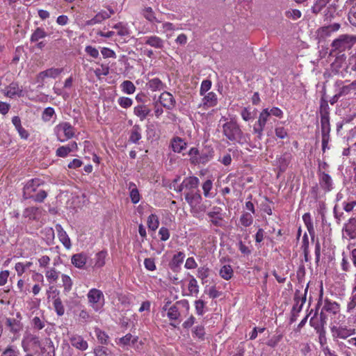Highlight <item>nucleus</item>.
Wrapping results in <instances>:
<instances>
[{
  "label": "nucleus",
  "mask_w": 356,
  "mask_h": 356,
  "mask_svg": "<svg viewBox=\"0 0 356 356\" xmlns=\"http://www.w3.org/2000/svg\"><path fill=\"white\" fill-rule=\"evenodd\" d=\"M44 181L39 178L28 180L23 187V199H31L38 203L43 202L48 193L44 190L39 189V187L44 185Z\"/></svg>",
  "instance_id": "obj_1"
},
{
  "label": "nucleus",
  "mask_w": 356,
  "mask_h": 356,
  "mask_svg": "<svg viewBox=\"0 0 356 356\" xmlns=\"http://www.w3.org/2000/svg\"><path fill=\"white\" fill-rule=\"evenodd\" d=\"M222 133L232 142L241 143L243 133L236 121L230 120L222 125Z\"/></svg>",
  "instance_id": "obj_2"
},
{
  "label": "nucleus",
  "mask_w": 356,
  "mask_h": 356,
  "mask_svg": "<svg viewBox=\"0 0 356 356\" xmlns=\"http://www.w3.org/2000/svg\"><path fill=\"white\" fill-rule=\"evenodd\" d=\"M190 179H193L194 187L191 189H186L185 191V200L192 209L196 208L202 202V196L200 190L198 189L199 179L196 177L191 176Z\"/></svg>",
  "instance_id": "obj_3"
},
{
  "label": "nucleus",
  "mask_w": 356,
  "mask_h": 356,
  "mask_svg": "<svg viewBox=\"0 0 356 356\" xmlns=\"http://www.w3.org/2000/svg\"><path fill=\"white\" fill-rule=\"evenodd\" d=\"M54 132L58 140L63 143L74 137L75 129L70 122H62L54 127Z\"/></svg>",
  "instance_id": "obj_4"
},
{
  "label": "nucleus",
  "mask_w": 356,
  "mask_h": 356,
  "mask_svg": "<svg viewBox=\"0 0 356 356\" xmlns=\"http://www.w3.org/2000/svg\"><path fill=\"white\" fill-rule=\"evenodd\" d=\"M321 129L322 136H330V107L327 102L322 100L320 106Z\"/></svg>",
  "instance_id": "obj_5"
},
{
  "label": "nucleus",
  "mask_w": 356,
  "mask_h": 356,
  "mask_svg": "<svg viewBox=\"0 0 356 356\" xmlns=\"http://www.w3.org/2000/svg\"><path fill=\"white\" fill-rule=\"evenodd\" d=\"M356 42V37L348 35H341L332 43V51L342 52L350 49Z\"/></svg>",
  "instance_id": "obj_6"
},
{
  "label": "nucleus",
  "mask_w": 356,
  "mask_h": 356,
  "mask_svg": "<svg viewBox=\"0 0 356 356\" xmlns=\"http://www.w3.org/2000/svg\"><path fill=\"white\" fill-rule=\"evenodd\" d=\"M105 304V298L102 291L92 289H90V307L95 312H102Z\"/></svg>",
  "instance_id": "obj_7"
},
{
  "label": "nucleus",
  "mask_w": 356,
  "mask_h": 356,
  "mask_svg": "<svg viewBox=\"0 0 356 356\" xmlns=\"http://www.w3.org/2000/svg\"><path fill=\"white\" fill-rule=\"evenodd\" d=\"M307 292V287L305 290V294L302 297H300V291L296 290L294 296L295 304L293 306L291 310V316L290 318V322L293 323L296 321L298 313L301 311L303 304L306 301V293Z\"/></svg>",
  "instance_id": "obj_8"
},
{
  "label": "nucleus",
  "mask_w": 356,
  "mask_h": 356,
  "mask_svg": "<svg viewBox=\"0 0 356 356\" xmlns=\"http://www.w3.org/2000/svg\"><path fill=\"white\" fill-rule=\"evenodd\" d=\"M269 118L268 109H264L259 115L257 123L254 124L253 131L255 134H257V138L261 140L263 131L265 127L266 123Z\"/></svg>",
  "instance_id": "obj_9"
},
{
  "label": "nucleus",
  "mask_w": 356,
  "mask_h": 356,
  "mask_svg": "<svg viewBox=\"0 0 356 356\" xmlns=\"http://www.w3.org/2000/svg\"><path fill=\"white\" fill-rule=\"evenodd\" d=\"M355 331V329H348L346 327L342 326L337 327L334 325L331 327V332L334 340H336L337 338L345 339L354 334Z\"/></svg>",
  "instance_id": "obj_10"
},
{
  "label": "nucleus",
  "mask_w": 356,
  "mask_h": 356,
  "mask_svg": "<svg viewBox=\"0 0 356 356\" xmlns=\"http://www.w3.org/2000/svg\"><path fill=\"white\" fill-rule=\"evenodd\" d=\"M213 153L214 152L211 147L207 146L204 147L200 150L198 159H193V164H205L213 158Z\"/></svg>",
  "instance_id": "obj_11"
},
{
  "label": "nucleus",
  "mask_w": 356,
  "mask_h": 356,
  "mask_svg": "<svg viewBox=\"0 0 356 356\" xmlns=\"http://www.w3.org/2000/svg\"><path fill=\"white\" fill-rule=\"evenodd\" d=\"M70 342L71 345L80 350H86L88 347V341L83 339V337L81 335L73 334H71L69 337Z\"/></svg>",
  "instance_id": "obj_12"
},
{
  "label": "nucleus",
  "mask_w": 356,
  "mask_h": 356,
  "mask_svg": "<svg viewBox=\"0 0 356 356\" xmlns=\"http://www.w3.org/2000/svg\"><path fill=\"white\" fill-rule=\"evenodd\" d=\"M4 95L10 98H13L15 96L22 97L24 95L23 90L19 88V83L14 81L6 88Z\"/></svg>",
  "instance_id": "obj_13"
},
{
  "label": "nucleus",
  "mask_w": 356,
  "mask_h": 356,
  "mask_svg": "<svg viewBox=\"0 0 356 356\" xmlns=\"http://www.w3.org/2000/svg\"><path fill=\"white\" fill-rule=\"evenodd\" d=\"M77 149V144L76 142L72 141L66 145L59 147L56 152V155L58 157L65 158L68 156L71 152H74Z\"/></svg>",
  "instance_id": "obj_14"
},
{
  "label": "nucleus",
  "mask_w": 356,
  "mask_h": 356,
  "mask_svg": "<svg viewBox=\"0 0 356 356\" xmlns=\"http://www.w3.org/2000/svg\"><path fill=\"white\" fill-rule=\"evenodd\" d=\"M63 71V68L51 67L46 70L40 72L38 75L39 81H43L47 78L55 79Z\"/></svg>",
  "instance_id": "obj_15"
},
{
  "label": "nucleus",
  "mask_w": 356,
  "mask_h": 356,
  "mask_svg": "<svg viewBox=\"0 0 356 356\" xmlns=\"http://www.w3.org/2000/svg\"><path fill=\"white\" fill-rule=\"evenodd\" d=\"M56 229L58 233V237L59 241L61 242V243L64 245V247L67 249H70L72 246L71 241L66 233V232L64 230L61 225L56 224Z\"/></svg>",
  "instance_id": "obj_16"
},
{
  "label": "nucleus",
  "mask_w": 356,
  "mask_h": 356,
  "mask_svg": "<svg viewBox=\"0 0 356 356\" xmlns=\"http://www.w3.org/2000/svg\"><path fill=\"white\" fill-rule=\"evenodd\" d=\"M159 101L163 107L168 109L172 108L176 103L173 96L170 92L165 91L161 94Z\"/></svg>",
  "instance_id": "obj_17"
},
{
  "label": "nucleus",
  "mask_w": 356,
  "mask_h": 356,
  "mask_svg": "<svg viewBox=\"0 0 356 356\" xmlns=\"http://www.w3.org/2000/svg\"><path fill=\"white\" fill-rule=\"evenodd\" d=\"M318 175L321 187L325 192L330 191L332 189V179L331 177L325 172H321L320 174Z\"/></svg>",
  "instance_id": "obj_18"
},
{
  "label": "nucleus",
  "mask_w": 356,
  "mask_h": 356,
  "mask_svg": "<svg viewBox=\"0 0 356 356\" xmlns=\"http://www.w3.org/2000/svg\"><path fill=\"white\" fill-rule=\"evenodd\" d=\"M207 216L211 218L213 225L216 227H222V217L220 207H213V211L207 213Z\"/></svg>",
  "instance_id": "obj_19"
},
{
  "label": "nucleus",
  "mask_w": 356,
  "mask_h": 356,
  "mask_svg": "<svg viewBox=\"0 0 356 356\" xmlns=\"http://www.w3.org/2000/svg\"><path fill=\"white\" fill-rule=\"evenodd\" d=\"M88 256L86 253L80 252L72 255L71 263L78 268H83L86 264Z\"/></svg>",
  "instance_id": "obj_20"
},
{
  "label": "nucleus",
  "mask_w": 356,
  "mask_h": 356,
  "mask_svg": "<svg viewBox=\"0 0 356 356\" xmlns=\"http://www.w3.org/2000/svg\"><path fill=\"white\" fill-rule=\"evenodd\" d=\"M343 231L351 239L356 238V218H350L345 224Z\"/></svg>",
  "instance_id": "obj_21"
},
{
  "label": "nucleus",
  "mask_w": 356,
  "mask_h": 356,
  "mask_svg": "<svg viewBox=\"0 0 356 356\" xmlns=\"http://www.w3.org/2000/svg\"><path fill=\"white\" fill-rule=\"evenodd\" d=\"M106 256L107 252L106 250H102L96 253L92 259V268L95 269L103 267L106 264Z\"/></svg>",
  "instance_id": "obj_22"
},
{
  "label": "nucleus",
  "mask_w": 356,
  "mask_h": 356,
  "mask_svg": "<svg viewBox=\"0 0 356 356\" xmlns=\"http://www.w3.org/2000/svg\"><path fill=\"white\" fill-rule=\"evenodd\" d=\"M40 233L42 236L43 240L48 245L54 244L55 234L52 227H45L40 231Z\"/></svg>",
  "instance_id": "obj_23"
},
{
  "label": "nucleus",
  "mask_w": 356,
  "mask_h": 356,
  "mask_svg": "<svg viewBox=\"0 0 356 356\" xmlns=\"http://www.w3.org/2000/svg\"><path fill=\"white\" fill-rule=\"evenodd\" d=\"M322 309L335 315L340 312V305L337 302H332L326 298L324 300V305Z\"/></svg>",
  "instance_id": "obj_24"
},
{
  "label": "nucleus",
  "mask_w": 356,
  "mask_h": 356,
  "mask_svg": "<svg viewBox=\"0 0 356 356\" xmlns=\"http://www.w3.org/2000/svg\"><path fill=\"white\" fill-rule=\"evenodd\" d=\"M141 131L142 129L140 125H134L130 131L129 141L134 144H138L139 140L142 138Z\"/></svg>",
  "instance_id": "obj_25"
},
{
  "label": "nucleus",
  "mask_w": 356,
  "mask_h": 356,
  "mask_svg": "<svg viewBox=\"0 0 356 356\" xmlns=\"http://www.w3.org/2000/svg\"><path fill=\"white\" fill-rule=\"evenodd\" d=\"M171 146L175 152L180 153L187 147V143L179 137L174 138L171 141Z\"/></svg>",
  "instance_id": "obj_26"
},
{
  "label": "nucleus",
  "mask_w": 356,
  "mask_h": 356,
  "mask_svg": "<svg viewBox=\"0 0 356 356\" xmlns=\"http://www.w3.org/2000/svg\"><path fill=\"white\" fill-rule=\"evenodd\" d=\"M291 155L289 153L283 154L277 160V165L280 172H283L291 162Z\"/></svg>",
  "instance_id": "obj_27"
},
{
  "label": "nucleus",
  "mask_w": 356,
  "mask_h": 356,
  "mask_svg": "<svg viewBox=\"0 0 356 356\" xmlns=\"http://www.w3.org/2000/svg\"><path fill=\"white\" fill-rule=\"evenodd\" d=\"M145 41V44L157 49H162L163 47V40L158 36L152 35L146 37Z\"/></svg>",
  "instance_id": "obj_28"
},
{
  "label": "nucleus",
  "mask_w": 356,
  "mask_h": 356,
  "mask_svg": "<svg viewBox=\"0 0 356 356\" xmlns=\"http://www.w3.org/2000/svg\"><path fill=\"white\" fill-rule=\"evenodd\" d=\"M109 13L106 11H102L97 13L93 18L90 19V24L99 23L102 21L108 19L110 16L114 14V10L111 8L108 9Z\"/></svg>",
  "instance_id": "obj_29"
},
{
  "label": "nucleus",
  "mask_w": 356,
  "mask_h": 356,
  "mask_svg": "<svg viewBox=\"0 0 356 356\" xmlns=\"http://www.w3.org/2000/svg\"><path fill=\"white\" fill-rule=\"evenodd\" d=\"M184 257L185 255L182 252H179L177 254H175L169 264L170 268L173 270H176L183 262Z\"/></svg>",
  "instance_id": "obj_30"
},
{
  "label": "nucleus",
  "mask_w": 356,
  "mask_h": 356,
  "mask_svg": "<svg viewBox=\"0 0 356 356\" xmlns=\"http://www.w3.org/2000/svg\"><path fill=\"white\" fill-rule=\"evenodd\" d=\"M134 113L143 121L149 114L150 110L145 105H138L134 108Z\"/></svg>",
  "instance_id": "obj_31"
},
{
  "label": "nucleus",
  "mask_w": 356,
  "mask_h": 356,
  "mask_svg": "<svg viewBox=\"0 0 356 356\" xmlns=\"http://www.w3.org/2000/svg\"><path fill=\"white\" fill-rule=\"evenodd\" d=\"M147 86L153 91L161 90L165 88V85L159 78L149 80Z\"/></svg>",
  "instance_id": "obj_32"
},
{
  "label": "nucleus",
  "mask_w": 356,
  "mask_h": 356,
  "mask_svg": "<svg viewBox=\"0 0 356 356\" xmlns=\"http://www.w3.org/2000/svg\"><path fill=\"white\" fill-rule=\"evenodd\" d=\"M337 11V6L335 3L330 4L323 11L324 21L329 22L335 16Z\"/></svg>",
  "instance_id": "obj_33"
},
{
  "label": "nucleus",
  "mask_w": 356,
  "mask_h": 356,
  "mask_svg": "<svg viewBox=\"0 0 356 356\" xmlns=\"http://www.w3.org/2000/svg\"><path fill=\"white\" fill-rule=\"evenodd\" d=\"M6 325L10 328V331L13 333L18 332L22 328L20 321L15 318H7L6 320Z\"/></svg>",
  "instance_id": "obj_34"
},
{
  "label": "nucleus",
  "mask_w": 356,
  "mask_h": 356,
  "mask_svg": "<svg viewBox=\"0 0 356 356\" xmlns=\"http://www.w3.org/2000/svg\"><path fill=\"white\" fill-rule=\"evenodd\" d=\"M47 35V33L43 28L38 27L31 35L30 41L36 42L40 39L44 38Z\"/></svg>",
  "instance_id": "obj_35"
},
{
  "label": "nucleus",
  "mask_w": 356,
  "mask_h": 356,
  "mask_svg": "<svg viewBox=\"0 0 356 356\" xmlns=\"http://www.w3.org/2000/svg\"><path fill=\"white\" fill-rule=\"evenodd\" d=\"M341 25L339 23H334L327 26L321 27L318 31L321 33V35H328L331 32L337 31L339 29Z\"/></svg>",
  "instance_id": "obj_36"
},
{
  "label": "nucleus",
  "mask_w": 356,
  "mask_h": 356,
  "mask_svg": "<svg viewBox=\"0 0 356 356\" xmlns=\"http://www.w3.org/2000/svg\"><path fill=\"white\" fill-rule=\"evenodd\" d=\"M347 3L353 5L348 13V20L353 26H356V0H348Z\"/></svg>",
  "instance_id": "obj_37"
},
{
  "label": "nucleus",
  "mask_w": 356,
  "mask_h": 356,
  "mask_svg": "<svg viewBox=\"0 0 356 356\" xmlns=\"http://www.w3.org/2000/svg\"><path fill=\"white\" fill-rule=\"evenodd\" d=\"M31 327L35 330H40L45 326V319L43 316H34L31 322Z\"/></svg>",
  "instance_id": "obj_38"
},
{
  "label": "nucleus",
  "mask_w": 356,
  "mask_h": 356,
  "mask_svg": "<svg viewBox=\"0 0 356 356\" xmlns=\"http://www.w3.org/2000/svg\"><path fill=\"white\" fill-rule=\"evenodd\" d=\"M219 274L224 280H229L232 277L234 271L230 265H225L220 268Z\"/></svg>",
  "instance_id": "obj_39"
},
{
  "label": "nucleus",
  "mask_w": 356,
  "mask_h": 356,
  "mask_svg": "<svg viewBox=\"0 0 356 356\" xmlns=\"http://www.w3.org/2000/svg\"><path fill=\"white\" fill-rule=\"evenodd\" d=\"M178 304H180V302H177L175 305L169 307L167 316L170 320H177L180 316V312L177 307Z\"/></svg>",
  "instance_id": "obj_40"
},
{
  "label": "nucleus",
  "mask_w": 356,
  "mask_h": 356,
  "mask_svg": "<svg viewBox=\"0 0 356 356\" xmlns=\"http://www.w3.org/2000/svg\"><path fill=\"white\" fill-rule=\"evenodd\" d=\"M53 305L57 315L61 316L65 313V308L59 297L54 298Z\"/></svg>",
  "instance_id": "obj_41"
},
{
  "label": "nucleus",
  "mask_w": 356,
  "mask_h": 356,
  "mask_svg": "<svg viewBox=\"0 0 356 356\" xmlns=\"http://www.w3.org/2000/svg\"><path fill=\"white\" fill-rule=\"evenodd\" d=\"M193 179H190V177L185 178L181 184L178 186L177 191V192H181L183 190L186 189H191L192 187H194L195 186Z\"/></svg>",
  "instance_id": "obj_42"
},
{
  "label": "nucleus",
  "mask_w": 356,
  "mask_h": 356,
  "mask_svg": "<svg viewBox=\"0 0 356 356\" xmlns=\"http://www.w3.org/2000/svg\"><path fill=\"white\" fill-rule=\"evenodd\" d=\"M24 340L27 343L36 346H39L40 345L39 337L33 334L26 333L24 337Z\"/></svg>",
  "instance_id": "obj_43"
},
{
  "label": "nucleus",
  "mask_w": 356,
  "mask_h": 356,
  "mask_svg": "<svg viewBox=\"0 0 356 356\" xmlns=\"http://www.w3.org/2000/svg\"><path fill=\"white\" fill-rule=\"evenodd\" d=\"M302 219L308 228L309 234H311V240L312 242H314L315 239V236L314 232L313 231L312 222H310V214L309 213H305L302 216Z\"/></svg>",
  "instance_id": "obj_44"
},
{
  "label": "nucleus",
  "mask_w": 356,
  "mask_h": 356,
  "mask_svg": "<svg viewBox=\"0 0 356 356\" xmlns=\"http://www.w3.org/2000/svg\"><path fill=\"white\" fill-rule=\"evenodd\" d=\"M203 101L204 104H208L209 106H213L217 103L216 95L212 92H209L207 95L204 96Z\"/></svg>",
  "instance_id": "obj_45"
},
{
  "label": "nucleus",
  "mask_w": 356,
  "mask_h": 356,
  "mask_svg": "<svg viewBox=\"0 0 356 356\" xmlns=\"http://www.w3.org/2000/svg\"><path fill=\"white\" fill-rule=\"evenodd\" d=\"M42 354L47 353H51L55 354V347L54 342L50 339H46L45 340V345L42 348Z\"/></svg>",
  "instance_id": "obj_46"
},
{
  "label": "nucleus",
  "mask_w": 356,
  "mask_h": 356,
  "mask_svg": "<svg viewBox=\"0 0 356 356\" xmlns=\"http://www.w3.org/2000/svg\"><path fill=\"white\" fill-rule=\"evenodd\" d=\"M138 339V337H134L131 334H127L124 337L120 338V341L124 345H128L131 343L132 346H135Z\"/></svg>",
  "instance_id": "obj_47"
},
{
  "label": "nucleus",
  "mask_w": 356,
  "mask_h": 356,
  "mask_svg": "<svg viewBox=\"0 0 356 356\" xmlns=\"http://www.w3.org/2000/svg\"><path fill=\"white\" fill-rule=\"evenodd\" d=\"M122 90L127 94H133L136 90L134 84L131 81H124L122 85Z\"/></svg>",
  "instance_id": "obj_48"
},
{
  "label": "nucleus",
  "mask_w": 356,
  "mask_h": 356,
  "mask_svg": "<svg viewBox=\"0 0 356 356\" xmlns=\"http://www.w3.org/2000/svg\"><path fill=\"white\" fill-rule=\"evenodd\" d=\"M159 224L158 217L156 215L152 214L148 217L147 225L150 229L155 231L158 228Z\"/></svg>",
  "instance_id": "obj_49"
},
{
  "label": "nucleus",
  "mask_w": 356,
  "mask_h": 356,
  "mask_svg": "<svg viewBox=\"0 0 356 356\" xmlns=\"http://www.w3.org/2000/svg\"><path fill=\"white\" fill-rule=\"evenodd\" d=\"M58 275L59 272L54 268L47 270L45 273L46 277L50 283L56 282L58 278Z\"/></svg>",
  "instance_id": "obj_50"
},
{
  "label": "nucleus",
  "mask_w": 356,
  "mask_h": 356,
  "mask_svg": "<svg viewBox=\"0 0 356 356\" xmlns=\"http://www.w3.org/2000/svg\"><path fill=\"white\" fill-rule=\"evenodd\" d=\"M95 336L97 337V339L99 343H101L102 344L107 343V341L108 339V336L104 332L102 331L99 328H95Z\"/></svg>",
  "instance_id": "obj_51"
},
{
  "label": "nucleus",
  "mask_w": 356,
  "mask_h": 356,
  "mask_svg": "<svg viewBox=\"0 0 356 356\" xmlns=\"http://www.w3.org/2000/svg\"><path fill=\"white\" fill-rule=\"evenodd\" d=\"M143 16L145 17V18L147 19L148 21H149L151 22H159V21H158L156 19V18L154 15V13L151 7L145 8L143 10Z\"/></svg>",
  "instance_id": "obj_52"
},
{
  "label": "nucleus",
  "mask_w": 356,
  "mask_h": 356,
  "mask_svg": "<svg viewBox=\"0 0 356 356\" xmlns=\"http://www.w3.org/2000/svg\"><path fill=\"white\" fill-rule=\"evenodd\" d=\"M131 186H134V188L131 189L130 197H131V202L134 204H136L140 201V196L138 190L136 187V185L133 183H130V187H129L130 188H131Z\"/></svg>",
  "instance_id": "obj_53"
},
{
  "label": "nucleus",
  "mask_w": 356,
  "mask_h": 356,
  "mask_svg": "<svg viewBox=\"0 0 356 356\" xmlns=\"http://www.w3.org/2000/svg\"><path fill=\"white\" fill-rule=\"evenodd\" d=\"M210 269L208 267L203 266L200 267L197 270V277L202 280V284L207 282L205 279L209 275Z\"/></svg>",
  "instance_id": "obj_54"
},
{
  "label": "nucleus",
  "mask_w": 356,
  "mask_h": 356,
  "mask_svg": "<svg viewBox=\"0 0 356 356\" xmlns=\"http://www.w3.org/2000/svg\"><path fill=\"white\" fill-rule=\"evenodd\" d=\"M253 221L252 216L249 213H244L240 218V222L244 227L250 226Z\"/></svg>",
  "instance_id": "obj_55"
},
{
  "label": "nucleus",
  "mask_w": 356,
  "mask_h": 356,
  "mask_svg": "<svg viewBox=\"0 0 356 356\" xmlns=\"http://www.w3.org/2000/svg\"><path fill=\"white\" fill-rule=\"evenodd\" d=\"M113 28L118 30V34L120 36H125L129 34V31L126 26L122 22H119L113 26Z\"/></svg>",
  "instance_id": "obj_56"
},
{
  "label": "nucleus",
  "mask_w": 356,
  "mask_h": 356,
  "mask_svg": "<svg viewBox=\"0 0 356 356\" xmlns=\"http://www.w3.org/2000/svg\"><path fill=\"white\" fill-rule=\"evenodd\" d=\"M63 286L65 292H68L71 290L72 286V281L70 276L67 275H62L61 276Z\"/></svg>",
  "instance_id": "obj_57"
},
{
  "label": "nucleus",
  "mask_w": 356,
  "mask_h": 356,
  "mask_svg": "<svg viewBox=\"0 0 356 356\" xmlns=\"http://www.w3.org/2000/svg\"><path fill=\"white\" fill-rule=\"evenodd\" d=\"M37 211V207H28L24 210L23 215L25 218H29L30 220H34L35 219V214Z\"/></svg>",
  "instance_id": "obj_58"
},
{
  "label": "nucleus",
  "mask_w": 356,
  "mask_h": 356,
  "mask_svg": "<svg viewBox=\"0 0 356 356\" xmlns=\"http://www.w3.org/2000/svg\"><path fill=\"white\" fill-rule=\"evenodd\" d=\"M54 114V109L51 107H47L44 110L42 113V120L45 122L49 121Z\"/></svg>",
  "instance_id": "obj_59"
},
{
  "label": "nucleus",
  "mask_w": 356,
  "mask_h": 356,
  "mask_svg": "<svg viewBox=\"0 0 356 356\" xmlns=\"http://www.w3.org/2000/svg\"><path fill=\"white\" fill-rule=\"evenodd\" d=\"M132 99L129 97H121L118 99V104L124 108H129L132 105Z\"/></svg>",
  "instance_id": "obj_60"
},
{
  "label": "nucleus",
  "mask_w": 356,
  "mask_h": 356,
  "mask_svg": "<svg viewBox=\"0 0 356 356\" xmlns=\"http://www.w3.org/2000/svg\"><path fill=\"white\" fill-rule=\"evenodd\" d=\"M95 356H109L110 351L106 347L102 346L94 349Z\"/></svg>",
  "instance_id": "obj_61"
},
{
  "label": "nucleus",
  "mask_w": 356,
  "mask_h": 356,
  "mask_svg": "<svg viewBox=\"0 0 356 356\" xmlns=\"http://www.w3.org/2000/svg\"><path fill=\"white\" fill-rule=\"evenodd\" d=\"M188 290L191 293H197L199 292V287L195 278L192 277L189 281Z\"/></svg>",
  "instance_id": "obj_62"
},
{
  "label": "nucleus",
  "mask_w": 356,
  "mask_h": 356,
  "mask_svg": "<svg viewBox=\"0 0 356 356\" xmlns=\"http://www.w3.org/2000/svg\"><path fill=\"white\" fill-rule=\"evenodd\" d=\"M326 6L323 3V1L318 0L314 5L312 7V13L317 15Z\"/></svg>",
  "instance_id": "obj_63"
},
{
  "label": "nucleus",
  "mask_w": 356,
  "mask_h": 356,
  "mask_svg": "<svg viewBox=\"0 0 356 356\" xmlns=\"http://www.w3.org/2000/svg\"><path fill=\"white\" fill-rule=\"evenodd\" d=\"M19 352L13 346H8L2 353L1 356H18Z\"/></svg>",
  "instance_id": "obj_64"
}]
</instances>
